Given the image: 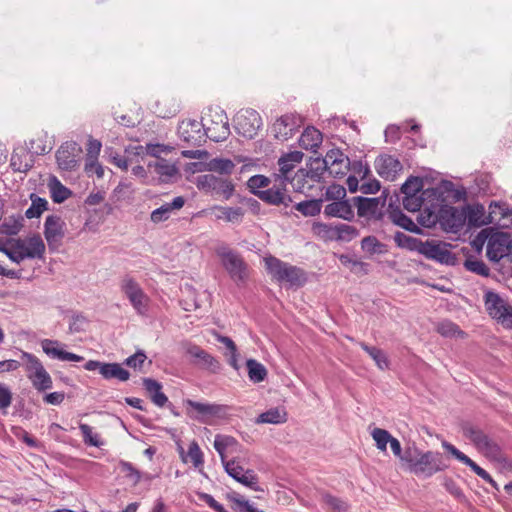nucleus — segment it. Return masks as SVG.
Instances as JSON below:
<instances>
[{
  "label": "nucleus",
  "instance_id": "obj_25",
  "mask_svg": "<svg viewBox=\"0 0 512 512\" xmlns=\"http://www.w3.org/2000/svg\"><path fill=\"white\" fill-rule=\"evenodd\" d=\"M43 352L52 359L61 361L81 362L84 358L72 352H67L61 349V343L57 340L43 339L41 341Z\"/></svg>",
  "mask_w": 512,
  "mask_h": 512
},
{
  "label": "nucleus",
  "instance_id": "obj_6",
  "mask_svg": "<svg viewBox=\"0 0 512 512\" xmlns=\"http://www.w3.org/2000/svg\"><path fill=\"white\" fill-rule=\"evenodd\" d=\"M186 414L201 423H207L211 418H223L228 413V406L216 403H202L191 399L183 402Z\"/></svg>",
  "mask_w": 512,
  "mask_h": 512
},
{
  "label": "nucleus",
  "instance_id": "obj_32",
  "mask_svg": "<svg viewBox=\"0 0 512 512\" xmlns=\"http://www.w3.org/2000/svg\"><path fill=\"white\" fill-rule=\"evenodd\" d=\"M353 203L357 208L360 217H374L379 210V198L354 197Z\"/></svg>",
  "mask_w": 512,
  "mask_h": 512
},
{
  "label": "nucleus",
  "instance_id": "obj_42",
  "mask_svg": "<svg viewBox=\"0 0 512 512\" xmlns=\"http://www.w3.org/2000/svg\"><path fill=\"white\" fill-rule=\"evenodd\" d=\"M258 196L261 200L271 205L285 204L286 199L291 201L290 197H287L284 193V189L281 188H268L266 190L258 191Z\"/></svg>",
  "mask_w": 512,
  "mask_h": 512
},
{
  "label": "nucleus",
  "instance_id": "obj_18",
  "mask_svg": "<svg viewBox=\"0 0 512 512\" xmlns=\"http://www.w3.org/2000/svg\"><path fill=\"white\" fill-rule=\"evenodd\" d=\"M300 124L301 119L299 116L294 114H285L273 123L271 133L276 139L285 141L294 135Z\"/></svg>",
  "mask_w": 512,
  "mask_h": 512
},
{
  "label": "nucleus",
  "instance_id": "obj_44",
  "mask_svg": "<svg viewBox=\"0 0 512 512\" xmlns=\"http://www.w3.org/2000/svg\"><path fill=\"white\" fill-rule=\"evenodd\" d=\"M49 189L51 197L55 203H62L67 200L72 192L65 187L56 177H52L49 180Z\"/></svg>",
  "mask_w": 512,
  "mask_h": 512
},
{
  "label": "nucleus",
  "instance_id": "obj_53",
  "mask_svg": "<svg viewBox=\"0 0 512 512\" xmlns=\"http://www.w3.org/2000/svg\"><path fill=\"white\" fill-rule=\"evenodd\" d=\"M358 236V230L348 224L335 225V240L351 241Z\"/></svg>",
  "mask_w": 512,
  "mask_h": 512
},
{
  "label": "nucleus",
  "instance_id": "obj_34",
  "mask_svg": "<svg viewBox=\"0 0 512 512\" xmlns=\"http://www.w3.org/2000/svg\"><path fill=\"white\" fill-rule=\"evenodd\" d=\"M143 386L156 406L163 407L168 402L167 396L162 392V385L158 381L144 378Z\"/></svg>",
  "mask_w": 512,
  "mask_h": 512
},
{
  "label": "nucleus",
  "instance_id": "obj_43",
  "mask_svg": "<svg viewBox=\"0 0 512 512\" xmlns=\"http://www.w3.org/2000/svg\"><path fill=\"white\" fill-rule=\"evenodd\" d=\"M148 167L154 169V172L160 176L162 181L168 180L177 173L176 166L165 159H157L154 162H150Z\"/></svg>",
  "mask_w": 512,
  "mask_h": 512
},
{
  "label": "nucleus",
  "instance_id": "obj_30",
  "mask_svg": "<svg viewBox=\"0 0 512 512\" xmlns=\"http://www.w3.org/2000/svg\"><path fill=\"white\" fill-rule=\"evenodd\" d=\"M178 452L181 460L184 463H188L190 461L192 465L197 469L203 467L204 455L200 449V446L195 440L189 444L187 453L181 445H178Z\"/></svg>",
  "mask_w": 512,
  "mask_h": 512
},
{
  "label": "nucleus",
  "instance_id": "obj_20",
  "mask_svg": "<svg viewBox=\"0 0 512 512\" xmlns=\"http://www.w3.org/2000/svg\"><path fill=\"white\" fill-rule=\"evenodd\" d=\"M65 222L58 215L47 216L44 223V235L51 248H57L61 245L64 237Z\"/></svg>",
  "mask_w": 512,
  "mask_h": 512
},
{
  "label": "nucleus",
  "instance_id": "obj_10",
  "mask_svg": "<svg viewBox=\"0 0 512 512\" xmlns=\"http://www.w3.org/2000/svg\"><path fill=\"white\" fill-rule=\"evenodd\" d=\"M484 301L488 314L505 328L512 329V306L493 291L485 293Z\"/></svg>",
  "mask_w": 512,
  "mask_h": 512
},
{
  "label": "nucleus",
  "instance_id": "obj_1",
  "mask_svg": "<svg viewBox=\"0 0 512 512\" xmlns=\"http://www.w3.org/2000/svg\"><path fill=\"white\" fill-rule=\"evenodd\" d=\"M3 252L11 261L19 264L25 259H41L45 253V244L38 235L27 238L10 239L0 245Z\"/></svg>",
  "mask_w": 512,
  "mask_h": 512
},
{
  "label": "nucleus",
  "instance_id": "obj_48",
  "mask_svg": "<svg viewBox=\"0 0 512 512\" xmlns=\"http://www.w3.org/2000/svg\"><path fill=\"white\" fill-rule=\"evenodd\" d=\"M295 209L304 216H316L322 208V199H311L297 203Z\"/></svg>",
  "mask_w": 512,
  "mask_h": 512
},
{
  "label": "nucleus",
  "instance_id": "obj_45",
  "mask_svg": "<svg viewBox=\"0 0 512 512\" xmlns=\"http://www.w3.org/2000/svg\"><path fill=\"white\" fill-rule=\"evenodd\" d=\"M394 241L398 247L407 249L409 251H416L418 253L422 244V240L409 236L400 231L395 233Z\"/></svg>",
  "mask_w": 512,
  "mask_h": 512
},
{
  "label": "nucleus",
  "instance_id": "obj_50",
  "mask_svg": "<svg viewBox=\"0 0 512 512\" xmlns=\"http://www.w3.org/2000/svg\"><path fill=\"white\" fill-rule=\"evenodd\" d=\"M52 147L47 144L46 138L39 136L28 142L27 152L32 155H45L51 151Z\"/></svg>",
  "mask_w": 512,
  "mask_h": 512
},
{
  "label": "nucleus",
  "instance_id": "obj_22",
  "mask_svg": "<svg viewBox=\"0 0 512 512\" xmlns=\"http://www.w3.org/2000/svg\"><path fill=\"white\" fill-rule=\"evenodd\" d=\"M379 176L385 180L393 181L402 170L400 161L391 155H382L376 158L374 163Z\"/></svg>",
  "mask_w": 512,
  "mask_h": 512
},
{
  "label": "nucleus",
  "instance_id": "obj_51",
  "mask_svg": "<svg viewBox=\"0 0 512 512\" xmlns=\"http://www.w3.org/2000/svg\"><path fill=\"white\" fill-rule=\"evenodd\" d=\"M79 429L82 433L83 442L88 446L101 447L104 443L99 434L94 433L91 426L85 423L79 424Z\"/></svg>",
  "mask_w": 512,
  "mask_h": 512
},
{
  "label": "nucleus",
  "instance_id": "obj_38",
  "mask_svg": "<svg viewBox=\"0 0 512 512\" xmlns=\"http://www.w3.org/2000/svg\"><path fill=\"white\" fill-rule=\"evenodd\" d=\"M214 449L220 456L221 462L227 461L226 452L229 450H233L238 446L237 440L228 435H216L214 439Z\"/></svg>",
  "mask_w": 512,
  "mask_h": 512
},
{
  "label": "nucleus",
  "instance_id": "obj_24",
  "mask_svg": "<svg viewBox=\"0 0 512 512\" xmlns=\"http://www.w3.org/2000/svg\"><path fill=\"white\" fill-rule=\"evenodd\" d=\"M488 222L500 228L512 225V210L506 203L491 202L489 205Z\"/></svg>",
  "mask_w": 512,
  "mask_h": 512
},
{
  "label": "nucleus",
  "instance_id": "obj_13",
  "mask_svg": "<svg viewBox=\"0 0 512 512\" xmlns=\"http://www.w3.org/2000/svg\"><path fill=\"white\" fill-rule=\"evenodd\" d=\"M261 126L262 119L259 113L253 109L242 110L235 118L237 133L247 139L254 138Z\"/></svg>",
  "mask_w": 512,
  "mask_h": 512
},
{
  "label": "nucleus",
  "instance_id": "obj_47",
  "mask_svg": "<svg viewBox=\"0 0 512 512\" xmlns=\"http://www.w3.org/2000/svg\"><path fill=\"white\" fill-rule=\"evenodd\" d=\"M248 377L253 383H259L267 377V370L263 364L255 359H248L246 362Z\"/></svg>",
  "mask_w": 512,
  "mask_h": 512
},
{
  "label": "nucleus",
  "instance_id": "obj_16",
  "mask_svg": "<svg viewBox=\"0 0 512 512\" xmlns=\"http://www.w3.org/2000/svg\"><path fill=\"white\" fill-rule=\"evenodd\" d=\"M447 247L446 243L426 240L422 241L419 253L427 259L435 260L441 264H454L455 256Z\"/></svg>",
  "mask_w": 512,
  "mask_h": 512
},
{
  "label": "nucleus",
  "instance_id": "obj_28",
  "mask_svg": "<svg viewBox=\"0 0 512 512\" xmlns=\"http://www.w3.org/2000/svg\"><path fill=\"white\" fill-rule=\"evenodd\" d=\"M33 164L34 159L25 148L14 149L10 159V167L14 172L25 173L32 168Z\"/></svg>",
  "mask_w": 512,
  "mask_h": 512
},
{
  "label": "nucleus",
  "instance_id": "obj_31",
  "mask_svg": "<svg viewBox=\"0 0 512 512\" xmlns=\"http://www.w3.org/2000/svg\"><path fill=\"white\" fill-rule=\"evenodd\" d=\"M323 140L322 133L315 127H307L299 138V145L305 150L316 152Z\"/></svg>",
  "mask_w": 512,
  "mask_h": 512
},
{
  "label": "nucleus",
  "instance_id": "obj_33",
  "mask_svg": "<svg viewBox=\"0 0 512 512\" xmlns=\"http://www.w3.org/2000/svg\"><path fill=\"white\" fill-rule=\"evenodd\" d=\"M388 217L395 225L409 232H420V228L413 222V220L406 216L398 207L394 208L390 205Z\"/></svg>",
  "mask_w": 512,
  "mask_h": 512
},
{
  "label": "nucleus",
  "instance_id": "obj_60",
  "mask_svg": "<svg viewBox=\"0 0 512 512\" xmlns=\"http://www.w3.org/2000/svg\"><path fill=\"white\" fill-rule=\"evenodd\" d=\"M361 247L364 251L374 254L381 253L384 245L380 243L375 236H367L362 239Z\"/></svg>",
  "mask_w": 512,
  "mask_h": 512
},
{
  "label": "nucleus",
  "instance_id": "obj_52",
  "mask_svg": "<svg viewBox=\"0 0 512 512\" xmlns=\"http://www.w3.org/2000/svg\"><path fill=\"white\" fill-rule=\"evenodd\" d=\"M229 500L234 504L232 509L235 512H264L255 508L249 500L239 494L229 496Z\"/></svg>",
  "mask_w": 512,
  "mask_h": 512
},
{
  "label": "nucleus",
  "instance_id": "obj_14",
  "mask_svg": "<svg viewBox=\"0 0 512 512\" xmlns=\"http://www.w3.org/2000/svg\"><path fill=\"white\" fill-rule=\"evenodd\" d=\"M447 468L442 462V456L440 453L427 451L423 452L416 463H414V467L411 472L423 477H431L437 472L443 471Z\"/></svg>",
  "mask_w": 512,
  "mask_h": 512
},
{
  "label": "nucleus",
  "instance_id": "obj_58",
  "mask_svg": "<svg viewBox=\"0 0 512 512\" xmlns=\"http://www.w3.org/2000/svg\"><path fill=\"white\" fill-rule=\"evenodd\" d=\"M423 452L420 451L416 446H409L406 447L400 460L407 465L408 470L411 472L412 468L414 467V463L417 462L418 457Z\"/></svg>",
  "mask_w": 512,
  "mask_h": 512
},
{
  "label": "nucleus",
  "instance_id": "obj_54",
  "mask_svg": "<svg viewBox=\"0 0 512 512\" xmlns=\"http://www.w3.org/2000/svg\"><path fill=\"white\" fill-rule=\"evenodd\" d=\"M84 170L89 177L96 175L97 178H102L104 176V168L93 154L86 155Z\"/></svg>",
  "mask_w": 512,
  "mask_h": 512
},
{
  "label": "nucleus",
  "instance_id": "obj_26",
  "mask_svg": "<svg viewBox=\"0 0 512 512\" xmlns=\"http://www.w3.org/2000/svg\"><path fill=\"white\" fill-rule=\"evenodd\" d=\"M184 204V197L177 196L171 202H166L159 208L154 209L150 214V220L155 224L167 221L172 213L180 210Z\"/></svg>",
  "mask_w": 512,
  "mask_h": 512
},
{
  "label": "nucleus",
  "instance_id": "obj_49",
  "mask_svg": "<svg viewBox=\"0 0 512 512\" xmlns=\"http://www.w3.org/2000/svg\"><path fill=\"white\" fill-rule=\"evenodd\" d=\"M235 164L229 159L215 158L207 163L205 170L219 172L221 174L229 175L233 172Z\"/></svg>",
  "mask_w": 512,
  "mask_h": 512
},
{
  "label": "nucleus",
  "instance_id": "obj_17",
  "mask_svg": "<svg viewBox=\"0 0 512 512\" xmlns=\"http://www.w3.org/2000/svg\"><path fill=\"white\" fill-rule=\"evenodd\" d=\"M218 255L221 257L222 265L233 280H244L246 276V266L242 258L237 253L230 249L223 248L218 250Z\"/></svg>",
  "mask_w": 512,
  "mask_h": 512
},
{
  "label": "nucleus",
  "instance_id": "obj_37",
  "mask_svg": "<svg viewBox=\"0 0 512 512\" xmlns=\"http://www.w3.org/2000/svg\"><path fill=\"white\" fill-rule=\"evenodd\" d=\"M287 421V412L284 408L275 407L261 413L256 423L282 424Z\"/></svg>",
  "mask_w": 512,
  "mask_h": 512
},
{
  "label": "nucleus",
  "instance_id": "obj_27",
  "mask_svg": "<svg viewBox=\"0 0 512 512\" xmlns=\"http://www.w3.org/2000/svg\"><path fill=\"white\" fill-rule=\"evenodd\" d=\"M76 144L66 142L56 152V160L59 168L66 171L73 170L77 165Z\"/></svg>",
  "mask_w": 512,
  "mask_h": 512
},
{
  "label": "nucleus",
  "instance_id": "obj_9",
  "mask_svg": "<svg viewBox=\"0 0 512 512\" xmlns=\"http://www.w3.org/2000/svg\"><path fill=\"white\" fill-rule=\"evenodd\" d=\"M22 359L25 360L27 377L33 387L39 392L51 389L53 384L52 378L40 360L28 352H23Z\"/></svg>",
  "mask_w": 512,
  "mask_h": 512
},
{
  "label": "nucleus",
  "instance_id": "obj_41",
  "mask_svg": "<svg viewBox=\"0 0 512 512\" xmlns=\"http://www.w3.org/2000/svg\"><path fill=\"white\" fill-rule=\"evenodd\" d=\"M186 354L193 359L194 363L202 364L207 367L212 366L214 362H216L213 356H211L204 349L195 344L187 345Z\"/></svg>",
  "mask_w": 512,
  "mask_h": 512
},
{
  "label": "nucleus",
  "instance_id": "obj_64",
  "mask_svg": "<svg viewBox=\"0 0 512 512\" xmlns=\"http://www.w3.org/2000/svg\"><path fill=\"white\" fill-rule=\"evenodd\" d=\"M437 331L445 337H452L461 333L459 327L451 321L440 322L437 326Z\"/></svg>",
  "mask_w": 512,
  "mask_h": 512
},
{
  "label": "nucleus",
  "instance_id": "obj_11",
  "mask_svg": "<svg viewBox=\"0 0 512 512\" xmlns=\"http://www.w3.org/2000/svg\"><path fill=\"white\" fill-rule=\"evenodd\" d=\"M196 186L199 190L221 195L226 200L231 198L234 192V185L229 179L218 177L214 174H204L198 176L196 180Z\"/></svg>",
  "mask_w": 512,
  "mask_h": 512
},
{
  "label": "nucleus",
  "instance_id": "obj_7",
  "mask_svg": "<svg viewBox=\"0 0 512 512\" xmlns=\"http://www.w3.org/2000/svg\"><path fill=\"white\" fill-rule=\"evenodd\" d=\"M207 137L214 142L226 140L230 135L228 117L220 108L209 109L203 117Z\"/></svg>",
  "mask_w": 512,
  "mask_h": 512
},
{
  "label": "nucleus",
  "instance_id": "obj_19",
  "mask_svg": "<svg viewBox=\"0 0 512 512\" xmlns=\"http://www.w3.org/2000/svg\"><path fill=\"white\" fill-rule=\"evenodd\" d=\"M325 163L328 167V174L340 178L346 175L350 160L340 149L335 148L326 153Z\"/></svg>",
  "mask_w": 512,
  "mask_h": 512
},
{
  "label": "nucleus",
  "instance_id": "obj_63",
  "mask_svg": "<svg viewBox=\"0 0 512 512\" xmlns=\"http://www.w3.org/2000/svg\"><path fill=\"white\" fill-rule=\"evenodd\" d=\"M346 196V190L342 185L332 184L326 189V200H342Z\"/></svg>",
  "mask_w": 512,
  "mask_h": 512
},
{
  "label": "nucleus",
  "instance_id": "obj_5",
  "mask_svg": "<svg viewBox=\"0 0 512 512\" xmlns=\"http://www.w3.org/2000/svg\"><path fill=\"white\" fill-rule=\"evenodd\" d=\"M487 240L486 255L490 261L498 262L506 256H509L510 235L504 232H494L489 234L486 229L482 230L477 240L480 246Z\"/></svg>",
  "mask_w": 512,
  "mask_h": 512
},
{
  "label": "nucleus",
  "instance_id": "obj_39",
  "mask_svg": "<svg viewBox=\"0 0 512 512\" xmlns=\"http://www.w3.org/2000/svg\"><path fill=\"white\" fill-rule=\"evenodd\" d=\"M328 172V167L325 163V157L323 159H315L311 162L306 174H304L303 170H299L297 176L303 177L307 176L312 181L319 182L324 177V174Z\"/></svg>",
  "mask_w": 512,
  "mask_h": 512
},
{
  "label": "nucleus",
  "instance_id": "obj_59",
  "mask_svg": "<svg viewBox=\"0 0 512 512\" xmlns=\"http://www.w3.org/2000/svg\"><path fill=\"white\" fill-rule=\"evenodd\" d=\"M312 230L314 234L325 240H335V225L314 223Z\"/></svg>",
  "mask_w": 512,
  "mask_h": 512
},
{
  "label": "nucleus",
  "instance_id": "obj_8",
  "mask_svg": "<svg viewBox=\"0 0 512 512\" xmlns=\"http://www.w3.org/2000/svg\"><path fill=\"white\" fill-rule=\"evenodd\" d=\"M463 434L485 457L496 461H500L502 459L500 446L482 430L474 426H466L463 429Z\"/></svg>",
  "mask_w": 512,
  "mask_h": 512
},
{
  "label": "nucleus",
  "instance_id": "obj_4",
  "mask_svg": "<svg viewBox=\"0 0 512 512\" xmlns=\"http://www.w3.org/2000/svg\"><path fill=\"white\" fill-rule=\"evenodd\" d=\"M119 287L136 313L142 316L146 315L150 298L138 281L133 276L126 274L121 278Z\"/></svg>",
  "mask_w": 512,
  "mask_h": 512
},
{
  "label": "nucleus",
  "instance_id": "obj_21",
  "mask_svg": "<svg viewBox=\"0 0 512 512\" xmlns=\"http://www.w3.org/2000/svg\"><path fill=\"white\" fill-rule=\"evenodd\" d=\"M303 153L301 151H291L282 155L278 160L279 173L275 174L281 184L293 181L291 174L298 164L302 162Z\"/></svg>",
  "mask_w": 512,
  "mask_h": 512
},
{
  "label": "nucleus",
  "instance_id": "obj_57",
  "mask_svg": "<svg viewBox=\"0 0 512 512\" xmlns=\"http://www.w3.org/2000/svg\"><path fill=\"white\" fill-rule=\"evenodd\" d=\"M47 205L48 202L44 198H32L31 206L26 210L25 216L28 219L37 218L47 209Z\"/></svg>",
  "mask_w": 512,
  "mask_h": 512
},
{
  "label": "nucleus",
  "instance_id": "obj_35",
  "mask_svg": "<svg viewBox=\"0 0 512 512\" xmlns=\"http://www.w3.org/2000/svg\"><path fill=\"white\" fill-rule=\"evenodd\" d=\"M100 374L106 380L117 379L125 382L130 378L129 371L124 369L119 363H104L100 367Z\"/></svg>",
  "mask_w": 512,
  "mask_h": 512
},
{
  "label": "nucleus",
  "instance_id": "obj_56",
  "mask_svg": "<svg viewBox=\"0 0 512 512\" xmlns=\"http://www.w3.org/2000/svg\"><path fill=\"white\" fill-rule=\"evenodd\" d=\"M371 436L376 443V447L382 452L386 451L387 444L390 443L393 437L387 430L381 428H375L371 432Z\"/></svg>",
  "mask_w": 512,
  "mask_h": 512
},
{
  "label": "nucleus",
  "instance_id": "obj_40",
  "mask_svg": "<svg viewBox=\"0 0 512 512\" xmlns=\"http://www.w3.org/2000/svg\"><path fill=\"white\" fill-rule=\"evenodd\" d=\"M467 219L469 225L473 227H482L485 225H490V222H488L490 217H488L485 207L481 204H476L469 208Z\"/></svg>",
  "mask_w": 512,
  "mask_h": 512
},
{
  "label": "nucleus",
  "instance_id": "obj_55",
  "mask_svg": "<svg viewBox=\"0 0 512 512\" xmlns=\"http://www.w3.org/2000/svg\"><path fill=\"white\" fill-rule=\"evenodd\" d=\"M422 179L411 176L401 187V192L405 195H418L424 191Z\"/></svg>",
  "mask_w": 512,
  "mask_h": 512
},
{
  "label": "nucleus",
  "instance_id": "obj_3",
  "mask_svg": "<svg viewBox=\"0 0 512 512\" xmlns=\"http://www.w3.org/2000/svg\"><path fill=\"white\" fill-rule=\"evenodd\" d=\"M266 269L279 283H287L291 287L303 286L307 280L305 272L296 266L270 256L265 258Z\"/></svg>",
  "mask_w": 512,
  "mask_h": 512
},
{
  "label": "nucleus",
  "instance_id": "obj_15",
  "mask_svg": "<svg viewBox=\"0 0 512 512\" xmlns=\"http://www.w3.org/2000/svg\"><path fill=\"white\" fill-rule=\"evenodd\" d=\"M177 134L181 140L192 146H200L207 137L204 124L194 119H185L178 125Z\"/></svg>",
  "mask_w": 512,
  "mask_h": 512
},
{
  "label": "nucleus",
  "instance_id": "obj_61",
  "mask_svg": "<svg viewBox=\"0 0 512 512\" xmlns=\"http://www.w3.org/2000/svg\"><path fill=\"white\" fill-rule=\"evenodd\" d=\"M464 266L468 271H471L481 276H488L490 272L489 268L481 260L468 259L465 261Z\"/></svg>",
  "mask_w": 512,
  "mask_h": 512
},
{
  "label": "nucleus",
  "instance_id": "obj_62",
  "mask_svg": "<svg viewBox=\"0 0 512 512\" xmlns=\"http://www.w3.org/2000/svg\"><path fill=\"white\" fill-rule=\"evenodd\" d=\"M322 501L327 506H329L330 508H332L333 510H335L337 512H346V510H347L346 503L331 494H323Z\"/></svg>",
  "mask_w": 512,
  "mask_h": 512
},
{
  "label": "nucleus",
  "instance_id": "obj_29",
  "mask_svg": "<svg viewBox=\"0 0 512 512\" xmlns=\"http://www.w3.org/2000/svg\"><path fill=\"white\" fill-rule=\"evenodd\" d=\"M324 214L328 217H338L351 220L354 212L348 200H336L325 206Z\"/></svg>",
  "mask_w": 512,
  "mask_h": 512
},
{
  "label": "nucleus",
  "instance_id": "obj_2",
  "mask_svg": "<svg viewBox=\"0 0 512 512\" xmlns=\"http://www.w3.org/2000/svg\"><path fill=\"white\" fill-rule=\"evenodd\" d=\"M437 201L438 190L428 188L418 195H405L403 197V206L410 212H417L423 208L424 211L420 214L419 222L423 226L431 227L437 222Z\"/></svg>",
  "mask_w": 512,
  "mask_h": 512
},
{
  "label": "nucleus",
  "instance_id": "obj_12",
  "mask_svg": "<svg viewBox=\"0 0 512 512\" xmlns=\"http://www.w3.org/2000/svg\"><path fill=\"white\" fill-rule=\"evenodd\" d=\"M226 473L234 480L250 488L254 491H260L259 479L257 474L252 469H245L240 461L237 459H231L224 461L223 463Z\"/></svg>",
  "mask_w": 512,
  "mask_h": 512
},
{
  "label": "nucleus",
  "instance_id": "obj_36",
  "mask_svg": "<svg viewBox=\"0 0 512 512\" xmlns=\"http://www.w3.org/2000/svg\"><path fill=\"white\" fill-rule=\"evenodd\" d=\"M213 210L216 211V219L231 223H240L244 216V210L241 207L215 206Z\"/></svg>",
  "mask_w": 512,
  "mask_h": 512
},
{
  "label": "nucleus",
  "instance_id": "obj_23",
  "mask_svg": "<svg viewBox=\"0 0 512 512\" xmlns=\"http://www.w3.org/2000/svg\"><path fill=\"white\" fill-rule=\"evenodd\" d=\"M442 447L450 453L453 457H455L461 463L469 466L480 478L490 483L495 488L497 487L496 482L490 476V474L481 468L478 464H476L472 459H470L467 455L457 449L454 445L447 441L442 442Z\"/></svg>",
  "mask_w": 512,
  "mask_h": 512
},
{
  "label": "nucleus",
  "instance_id": "obj_46",
  "mask_svg": "<svg viewBox=\"0 0 512 512\" xmlns=\"http://www.w3.org/2000/svg\"><path fill=\"white\" fill-rule=\"evenodd\" d=\"M360 347L368 353V355L375 361L377 367L381 370L389 368V360L385 352L377 347H371L364 342L360 343Z\"/></svg>",
  "mask_w": 512,
  "mask_h": 512
}]
</instances>
